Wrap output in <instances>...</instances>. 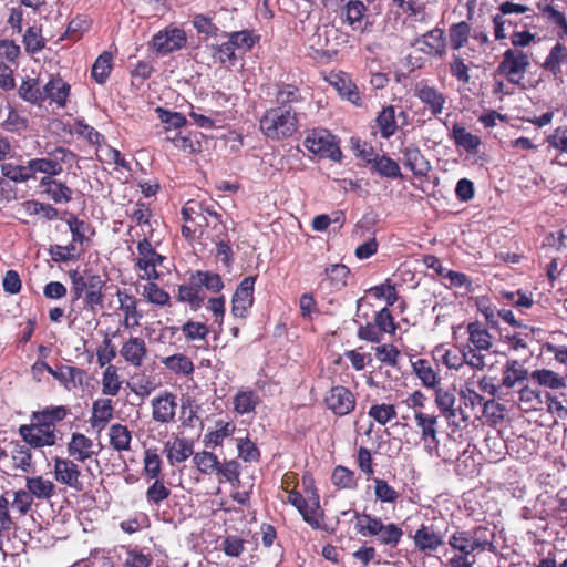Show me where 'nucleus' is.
Here are the masks:
<instances>
[{
    "mask_svg": "<svg viewBox=\"0 0 567 567\" xmlns=\"http://www.w3.org/2000/svg\"><path fill=\"white\" fill-rule=\"evenodd\" d=\"M68 275L71 281L72 296L69 317H72L73 322L78 319L75 307L78 301L82 300V311L94 318L97 311L104 307L105 280L91 269H84L83 272H80L79 269H71Z\"/></svg>",
    "mask_w": 567,
    "mask_h": 567,
    "instance_id": "f257e3e1",
    "label": "nucleus"
},
{
    "mask_svg": "<svg viewBox=\"0 0 567 567\" xmlns=\"http://www.w3.org/2000/svg\"><path fill=\"white\" fill-rule=\"evenodd\" d=\"M70 414V409L64 405L47 406L35 411L31 415V424H22L19 434L31 447L41 449L53 446L58 435L55 424L63 421Z\"/></svg>",
    "mask_w": 567,
    "mask_h": 567,
    "instance_id": "f03ea898",
    "label": "nucleus"
},
{
    "mask_svg": "<svg viewBox=\"0 0 567 567\" xmlns=\"http://www.w3.org/2000/svg\"><path fill=\"white\" fill-rule=\"evenodd\" d=\"M300 128V114L297 109L270 106L259 120L261 134L270 141L281 142L296 135Z\"/></svg>",
    "mask_w": 567,
    "mask_h": 567,
    "instance_id": "7ed1b4c3",
    "label": "nucleus"
},
{
    "mask_svg": "<svg viewBox=\"0 0 567 567\" xmlns=\"http://www.w3.org/2000/svg\"><path fill=\"white\" fill-rule=\"evenodd\" d=\"M224 281L219 274L208 270H196L190 274L187 284L178 286L176 299L188 303L192 309H199L205 301V289L218 293L224 289Z\"/></svg>",
    "mask_w": 567,
    "mask_h": 567,
    "instance_id": "20e7f679",
    "label": "nucleus"
},
{
    "mask_svg": "<svg viewBox=\"0 0 567 567\" xmlns=\"http://www.w3.org/2000/svg\"><path fill=\"white\" fill-rule=\"evenodd\" d=\"M447 545L453 553L475 556V553L492 551L495 548L494 533L483 525L471 529L456 528L449 535Z\"/></svg>",
    "mask_w": 567,
    "mask_h": 567,
    "instance_id": "39448f33",
    "label": "nucleus"
},
{
    "mask_svg": "<svg viewBox=\"0 0 567 567\" xmlns=\"http://www.w3.org/2000/svg\"><path fill=\"white\" fill-rule=\"evenodd\" d=\"M303 146L320 158H329L333 162L341 161L342 152L336 137L326 128H312L307 132Z\"/></svg>",
    "mask_w": 567,
    "mask_h": 567,
    "instance_id": "423d86ee",
    "label": "nucleus"
},
{
    "mask_svg": "<svg viewBox=\"0 0 567 567\" xmlns=\"http://www.w3.org/2000/svg\"><path fill=\"white\" fill-rule=\"evenodd\" d=\"M153 235V229L137 241L138 257L135 260V268L143 271L142 279L158 280L161 274L156 270L166 259L165 256L158 254L152 246L150 237Z\"/></svg>",
    "mask_w": 567,
    "mask_h": 567,
    "instance_id": "0eeeda50",
    "label": "nucleus"
},
{
    "mask_svg": "<svg viewBox=\"0 0 567 567\" xmlns=\"http://www.w3.org/2000/svg\"><path fill=\"white\" fill-rule=\"evenodd\" d=\"M528 55L518 49H507L498 63L496 73L512 84H519L529 68Z\"/></svg>",
    "mask_w": 567,
    "mask_h": 567,
    "instance_id": "6e6552de",
    "label": "nucleus"
},
{
    "mask_svg": "<svg viewBox=\"0 0 567 567\" xmlns=\"http://www.w3.org/2000/svg\"><path fill=\"white\" fill-rule=\"evenodd\" d=\"M434 393V402L440 410L442 416L452 425L461 426L456 419L466 425L471 419V414L462 405L455 406L456 395L455 389H443L436 386Z\"/></svg>",
    "mask_w": 567,
    "mask_h": 567,
    "instance_id": "1a4fd4ad",
    "label": "nucleus"
},
{
    "mask_svg": "<svg viewBox=\"0 0 567 567\" xmlns=\"http://www.w3.org/2000/svg\"><path fill=\"white\" fill-rule=\"evenodd\" d=\"M75 155L68 148L58 146L48 154V157H38L30 159V169L32 178L37 173L45 174L54 178L63 172V163L73 159Z\"/></svg>",
    "mask_w": 567,
    "mask_h": 567,
    "instance_id": "9d476101",
    "label": "nucleus"
},
{
    "mask_svg": "<svg viewBox=\"0 0 567 567\" xmlns=\"http://www.w3.org/2000/svg\"><path fill=\"white\" fill-rule=\"evenodd\" d=\"M446 527H440L435 522L421 524L413 535L414 548L425 555H431L445 544Z\"/></svg>",
    "mask_w": 567,
    "mask_h": 567,
    "instance_id": "9b49d317",
    "label": "nucleus"
},
{
    "mask_svg": "<svg viewBox=\"0 0 567 567\" xmlns=\"http://www.w3.org/2000/svg\"><path fill=\"white\" fill-rule=\"evenodd\" d=\"M415 425L420 432V439L423 442V449L429 456H440L439 454V417L425 412L414 413Z\"/></svg>",
    "mask_w": 567,
    "mask_h": 567,
    "instance_id": "f8f14e48",
    "label": "nucleus"
},
{
    "mask_svg": "<svg viewBox=\"0 0 567 567\" xmlns=\"http://www.w3.org/2000/svg\"><path fill=\"white\" fill-rule=\"evenodd\" d=\"M37 369H45L68 391L82 386L86 377L85 370L73 365L61 364L52 368L44 361H37L32 365V370Z\"/></svg>",
    "mask_w": 567,
    "mask_h": 567,
    "instance_id": "ddd939ff",
    "label": "nucleus"
},
{
    "mask_svg": "<svg viewBox=\"0 0 567 567\" xmlns=\"http://www.w3.org/2000/svg\"><path fill=\"white\" fill-rule=\"evenodd\" d=\"M540 68L557 83L563 84L567 76V47L558 40L549 50Z\"/></svg>",
    "mask_w": 567,
    "mask_h": 567,
    "instance_id": "4468645a",
    "label": "nucleus"
},
{
    "mask_svg": "<svg viewBox=\"0 0 567 567\" xmlns=\"http://www.w3.org/2000/svg\"><path fill=\"white\" fill-rule=\"evenodd\" d=\"M257 276L245 277L235 290L231 298V315L235 318L246 319L254 306L255 282Z\"/></svg>",
    "mask_w": 567,
    "mask_h": 567,
    "instance_id": "2eb2a0df",
    "label": "nucleus"
},
{
    "mask_svg": "<svg viewBox=\"0 0 567 567\" xmlns=\"http://www.w3.org/2000/svg\"><path fill=\"white\" fill-rule=\"evenodd\" d=\"M187 43L186 32L177 27H166L158 31L152 38V44L155 51L161 55H166L184 48Z\"/></svg>",
    "mask_w": 567,
    "mask_h": 567,
    "instance_id": "dca6fc26",
    "label": "nucleus"
},
{
    "mask_svg": "<svg viewBox=\"0 0 567 567\" xmlns=\"http://www.w3.org/2000/svg\"><path fill=\"white\" fill-rule=\"evenodd\" d=\"M324 403L337 416H346L352 413L357 405L355 394L347 386H332L324 398Z\"/></svg>",
    "mask_w": 567,
    "mask_h": 567,
    "instance_id": "f3484780",
    "label": "nucleus"
},
{
    "mask_svg": "<svg viewBox=\"0 0 567 567\" xmlns=\"http://www.w3.org/2000/svg\"><path fill=\"white\" fill-rule=\"evenodd\" d=\"M412 45L430 58L442 59L446 54L444 30L435 27L416 38Z\"/></svg>",
    "mask_w": 567,
    "mask_h": 567,
    "instance_id": "a211bd4d",
    "label": "nucleus"
},
{
    "mask_svg": "<svg viewBox=\"0 0 567 567\" xmlns=\"http://www.w3.org/2000/svg\"><path fill=\"white\" fill-rule=\"evenodd\" d=\"M300 81L297 83L295 80L291 82L279 80L274 84V105L280 109H296V106L305 101L301 93Z\"/></svg>",
    "mask_w": 567,
    "mask_h": 567,
    "instance_id": "6ab92c4d",
    "label": "nucleus"
},
{
    "mask_svg": "<svg viewBox=\"0 0 567 567\" xmlns=\"http://www.w3.org/2000/svg\"><path fill=\"white\" fill-rule=\"evenodd\" d=\"M123 361L135 369L141 368L148 358V348L144 338L130 336L120 348Z\"/></svg>",
    "mask_w": 567,
    "mask_h": 567,
    "instance_id": "aec40b11",
    "label": "nucleus"
},
{
    "mask_svg": "<svg viewBox=\"0 0 567 567\" xmlns=\"http://www.w3.org/2000/svg\"><path fill=\"white\" fill-rule=\"evenodd\" d=\"M350 277V269L343 264H331L324 268L318 289L332 293L344 289Z\"/></svg>",
    "mask_w": 567,
    "mask_h": 567,
    "instance_id": "412c9836",
    "label": "nucleus"
},
{
    "mask_svg": "<svg viewBox=\"0 0 567 567\" xmlns=\"http://www.w3.org/2000/svg\"><path fill=\"white\" fill-rule=\"evenodd\" d=\"M414 95L434 117L443 113L446 104V95L436 86L429 85L425 82H419L414 87Z\"/></svg>",
    "mask_w": 567,
    "mask_h": 567,
    "instance_id": "4be33fe9",
    "label": "nucleus"
},
{
    "mask_svg": "<svg viewBox=\"0 0 567 567\" xmlns=\"http://www.w3.org/2000/svg\"><path fill=\"white\" fill-rule=\"evenodd\" d=\"M152 417L155 422L168 424L175 421L177 398L169 391L161 392L151 402Z\"/></svg>",
    "mask_w": 567,
    "mask_h": 567,
    "instance_id": "5701e85b",
    "label": "nucleus"
},
{
    "mask_svg": "<svg viewBox=\"0 0 567 567\" xmlns=\"http://www.w3.org/2000/svg\"><path fill=\"white\" fill-rule=\"evenodd\" d=\"M54 478L56 482L70 486L74 489L81 491L82 483L80 482L81 470L73 458L54 457Z\"/></svg>",
    "mask_w": 567,
    "mask_h": 567,
    "instance_id": "b1692460",
    "label": "nucleus"
},
{
    "mask_svg": "<svg viewBox=\"0 0 567 567\" xmlns=\"http://www.w3.org/2000/svg\"><path fill=\"white\" fill-rule=\"evenodd\" d=\"M95 447L96 445L93 440L80 432L72 433L66 444L69 457H72L79 463H84L93 456H96L99 450H95Z\"/></svg>",
    "mask_w": 567,
    "mask_h": 567,
    "instance_id": "393cba45",
    "label": "nucleus"
},
{
    "mask_svg": "<svg viewBox=\"0 0 567 567\" xmlns=\"http://www.w3.org/2000/svg\"><path fill=\"white\" fill-rule=\"evenodd\" d=\"M118 309L123 312V326L125 328H135L140 326L143 318L142 310L138 309V299L127 289H118L116 292Z\"/></svg>",
    "mask_w": 567,
    "mask_h": 567,
    "instance_id": "a878e982",
    "label": "nucleus"
},
{
    "mask_svg": "<svg viewBox=\"0 0 567 567\" xmlns=\"http://www.w3.org/2000/svg\"><path fill=\"white\" fill-rule=\"evenodd\" d=\"M329 82L342 99L349 101L355 106L362 105V96L359 87L348 73L341 71L338 73H331Z\"/></svg>",
    "mask_w": 567,
    "mask_h": 567,
    "instance_id": "bb28decb",
    "label": "nucleus"
},
{
    "mask_svg": "<svg viewBox=\"0 0 567 567\" xmlns=\"http://www.w3.org/2000/svg\"><path fill=\"white\" fill-rule=\"evenodd\" d=\"M71 92V86L61 76H52L43 85V103L49 100L51 104L65 107Z\"/></svg>",
    "mask_w": 567,
    "mask_h": 567,
    "instance_id": "cd10ccee",
    "label": "nucleus"
},
{
    "mask_svg": "<svg viewBox=\"0 0 567 567\" xmlns=\"http://www.w3.org/2000/svg\"><path fill=\"white\" fill-rule=\"evenodd\" d=\"M545 21L551 27L554 34L560 41L567 40V18L566 14L557 10L551 3H537Z\"/></svg>",
    "mask_w": 567,
    "mask_h": 567,
    "instance_id": "c85d7f7f",
    "label": "nucleus"
},
{
    "mask_svg": "<svg viewBox=\"0 0 567 567\" xmlns=\"http://www.w3.org/2000/svg\"><path fill=\"white\" fill-rule=\"evenodd\" d=\"M528 379L530 373L527 368L519 360L511 359L503 367L501 386L511 390Z\"/></svg>",
    "mask_w": 567,
    "mask_h": 567,
    "instance_id": "c756f323",
    "label": "nucleus"
},
{
    "mask_svg": "<svg viewBox=\"0 0 567 567\" xmlns=\"http://www.w3.org/2000/svg\"><path fill=\"white\" fill-rule=\"evenodd\" d=\"M403 163L415 176L424 177L431 169L429 161L424 157L421 150L410 144L402 150Z\"/></svg>",
    "mask_w": 567,
    "mask_h": 567,
    "instance_id": "7c9ffc66",
    "label": "nucleus"
},
{
    "mask_svg": "<svg viewBox=\"0 0 567 567\" xmlns=\"http://www.w3.org/2000/svg\"><path fill=\"white\" fill-rule=\"evenodd\" d=\"M42 193L53 200L55 204L69 203L72 199V189L63 182L52 178L50 176H43L39 183Z\"/></svg>",
    "mask_w": 567,
    "mask_h": 567,
    "instance_id": "2f4dec72",
    "label": "nucleus"
},
{
    "mask_svg": "<svg viewBox=\"0 0 567 567\" xmlns=\"http://www.w3.org/2000/svg\"><path fill=\"white\" fill-rule=\"evenodd\" d=\"M166 458L171 465L185 462L190 455L194 456V444L187 439L176 437L173 442L164 445Z\"/></svg>",
    "mask_w": 567,
    "mask_h": 567,
    "instance_id": "473e14b6",
    "label": "nucleus"
},
{
    "mask_svg": "<svg viewBox=\"0 0 567 567\" xmlns=\"http://www.w3.org/2000/svg\"><path fill=\"white\" fill-rule=\"evenodd\" d=\"M18 96L31 105L41 106L43 104V85L39 78H23L18 87Z\"/></svg>",
    "mask_w": 567,
    "mask_h": 567,
    "instance_id": "72a5a7b5",
    "label": "nucleus"
},
{
    "mask_svg": "<svg viewBox=\"0 0 567 567\" xmlns=\"http://www.w3.org/2000/svg\"><path fill=\"white\" fill-rule=\"evenodd\" d=\"M368 8L361 0H349L340 10V19L352 28L358 30L367 14Z\"/></svg>",
    "mask_w": 567,
    "mask_h": 567,
    "instance_id": "f704fd0d",
    "label": "nucleus"
},
{
    "mask_svg": "<svg viewBox=\"0 0 567 567\" xmlns=\"http://www.w3.org/2000/svg\"><path fill=\"white\" fill-rule=\"evenodd\" d=\"M25 488L34 499L49 501L56 493L55 484L42 475L28 476L25 478Z\"/></svg>",
    "mask_w": 567,
    "mask_h": 567,
    "instance_id": "c9c22d12",
    "label": "nucleus"
},
{
    "mask_svg": "<svg viewBox=\"0 0 567 567\" xmlns=\"http://www.w3.org/2000/svg\"><path fill=\"white\" fill-rule=\"evenodd\" d=\"M412 370L424 388L435 389L441 381L439 373L427 359H417L412 362Z\"/></svg>",
    "mask_w": 567,
    "mask_h": 567,
    "instance_id": "e433bc0d",
    "label": "nucleus"
},
{
    "mask_svg": "<svg viewBox=\"0 0 567 567\" xmlns=\"http://www.w3.org/2000/svg\"><path fill=\"white\" fill-rule=\"evenodd\" d=\"M380 135L384 140L392 137L399 130L396 122V111L393 105L384 106L375 117Z\"/></svg>",
    "mask_w": 567,
    "mask_h": 567,
    "instance_id": "4c0bfd02",
    "label": "nucleus"
},
{
    "mask_svg": "<svg viewBox=\"0 0 567 567\" xmlns=\"http://www.w3.org/2000/svg\"><path fill=\"white\" fill-rule=\"evenodd\" d=\"M111 447L121 453L131 451L132 432L121 423L112 424L109 429Z\"/></svg>",
    "mask_w": 567,
    "mask_h": 567,
    "instance_id": "58836bf2",
    "label": "nucleus"
},
{
    "mask_svg": "<svg viewBox=\"0 0 567 567\" xmlns=\"http://www.w3.org/2000/svg\"><path fill=\"white\" fill-rule=\"evenodd\" d=\"M114 409L110 399H97L92 404V415L90 419L93 427H104L112 419Z\"/></svg>",
    "mask_w": 567,
    "mask_h": 567,
    "instance_id": "ea45409f",
    "label": "nucleus"
},
{
    "mask_svg": "<svg viewBox=\"0 0 567 567\" xmlns=\"http://www.w3.org/2000/svg\"><path fill=\"white\" fill-rule=\"evenodd\" d=\"M468 341L473 348L478 350L488 351L492 346V336L481 322L474 321L467 324Z\"/></svg>",
    "mask_w": 567,
    "mask_h": 567,
    "instance_id": "a19ab883",
    "label": "nucleus"
},
{
    "mask_svg": "<svg viewBox=\"0 0 567 567\" xmlns=\"http://www.w3.org/2000/svg\"><path fill=\"white\" fill-rule=\"evenodd\" d=\"M162 364L175 374L188 377L194 372L193 361L184 353H175L161 359Z\"/></svg>",
    "mask_w": 567,
    "mask_h": 567,
    "instance_id": "79ce46f5",
    "label": "nucleus"
},
{
    "mask_svg": "<svg viewBox=\"0 0 567 567\" xmlns=\"http://www.w3.org/2000/svg\"><path fill=\"white\" fill-rule=\"evenodd\" d=\"M530 380L537 385L550 389L560 390L566 386V382L563 377L557 372L549 369H537L530 373Z\"/></svg>",
    "mask_w": 567,
    "mask_h": 567,
    "instance_id": "37998d69",
    "label": "nucleus"
},
{
    "mask_svg": "<svg viewBox=\"0 0 567 567\" xmlns=\"http://www.w3.org/2000/svg\"><path fill=\"white\" fill-rule=\"evenodd\" d=\"M471 31L472 27L466 21L452 23L449 27L450 48L453 51H460L462 48H464L471 38Z\"/></svg>",
    "mask_w": 567,
    "mask_h": 567,
    "instance_id": "c03bdc74",
    "label": "nucleus"
},
{
    "mask_svg": "<svg viewBox=\"0 0 567 567\" xmlns=\"http://www.w3.org/2000/svg\"><path fill=\"white\" fill-rule=\"evenodd\" d=\"M152 484L145 492V498L150 506L159 507L171 496V488L166 485L164 477L151 480Z\"/></svg>",
    "mask_w": 567,
    "mask_h": 567,
    "instance_id": "a18cd8bd",
    "label": "nucleus"
},
{
    "mask_svg": "<svg viewBox=\"0 0 567 567\" xmlns=\"http://www.w3.org/2000/svg\"><path fill=\"white\" fill-rule=\"evenodd\" d=\"M452 138L457 147H462L468 153L477 152L481 145V138L467 132L466 128L458 123H455L452 127Z\"/></svg>",
    "mask_w": 567,
    "mask_h": 567,
    "instance_id": "49530a36",
    "label": "nucleus"
},
{
    "mask_svg": "<svg viewBox=\"0 0 567 567\" xmlns=\"http://www.w3.org/2000/svg\"><path fill=\"white\" fill-rule=\"evenodd\" d=\"M113 69V55L109 51H103L92 65L91 76L99 83L104 84Z\"/></svg>",
    "mask_w": 567,
    "mask_h": 567,
    "instance_id": "de8ad7c7",
    "label": "nucleus"
},
{
    "mask_svg": "<svg viewBox=\"0 0 567 567\" xmlns=\"http://www.w3.org/2000/svg\"><path fill=\"white\" fill-rule=\"evenodd\" d=\"M153 560L152 554L146 548L128 546L125 549V567H151Z\"/></svg>",
    "mask_w": 567,
    "mask_h": 567,
    "instance_id": "09e8293b",
    "label": "nucleus"
},
{
    "mask_svg": "<svg viewBox=\"0 0 567 567\" xmlns=\"http://www.w3.org/2000/svg\"><path fill=\"white\" fill-rule=\"evenodd\" d=\"M122 388L118 369L114 364H109L102 373V393L104 395L116 396Z\"/></svg>",
    "mask_w": 567,
    "mask_h": 567,
    "instance_id": "8fccbe9b",
    "label": "nucleus"
},
{
    "mask_svg": "<svg viewBox=\"0 0 567 567\" xmlns=\"http://www.w3.org/2000/svg\"><path fill=\"white\" fill-rule=\"evenodd\" d=\"M143 474L147 482L161 478L163 461L156 449H147L144 451Z\"/></svg>",
    "mask_w": 567,
    "mask_h": 567,
    "instance_id": "3c124183",
    "label": "nucleus"
},
{
    "mask_svg": "<svg viewBox=\"0 0 567 567\" xmlns=\"http://www.w3.org/2000/svg\"><path fill=\"white\" fill-rule=\"evenodd\" d=\"M259 402V396L252 390L238 391L233 400L235 412L241 415L254 412Z\"/></svg>",
    "mask_w": 567,
    "mask_h": 567,
    "instance_id": "603ef678",
    "label": "nucleus"
},
{
    "mask_svg": "<svg viewBox=\"0 0 567 567\" xmlns=\"http://www.w3.org/2000/svg\"><path fill=\"white\" fill-rule=\"evenodd\" d=\"M13 467L24 473L34 472L32 453L30 447L22 444H16L11 451Z\"/></svg>",
    "mask_w": 567,
    "mask_h": 567,
    "instance_id": "864d4df0",
    "label": "nucleus"
},
{
    "mask_svg": "<svg viewBox=\"0 0 567 567\" xmlns=\"http://www.w3.org/2000/svg\"><path fill=\"white\" fill-rule=\"evenodd\" d=\"M331 481L339 489H355L358 487V480L352 470L338 465L333 468Z\"/></svg>",
    "mask_w": 567,
    "mask_h": 567,
    "instance_id": "5fc2aeb1",
    "label": "nucleus"
},
{
    "mask_svg": "<svg viewBox=\"0 0 567 567\" xmlns=\"http://www.w3.org/2000/svg\"><path fill=\"white\" fill-rule=\"evenodd\" d=\"M236 426L231 422H224V421H217L216 422V430L209 431L205 434L204 437V444L205 446H218L223 444V441L233 435L235 432Z\"/></svg>",
    "mask_w": 567,
    "mask_h": 567,
    "instance_id": "6e6d98bb",
    "label": "nucleus"
},
{
    "mask_svg": "<svg viewBox=\"0 0 567 567\" xmlns=\"http://www.w3.org/2000/svg\"><path fill=\"white\" fill-rule=\"evenodd\" d=\"M76 243H70L65 246L51 245L48 252L52 261L54 262H69L79 259L81 252L78 250Z\"/></svg>",
    "mask_w": 567,
    "mask_h": 567,
    "instance_id": "4d7b16f0",
    "label": "nucleus"
},
{
    "mask_svg": "<svg viewBox=\"0 0 567 567\" xmlns=\"http://www.w3.org/2000/svg\"><path fill=\"white\" fill-rule=\"evenodd\" d=\"M259 39L260 37L255 34L252 30H241L231 32L228 40L235 47L236 51L245 53L251 50Z\"/></svg>",
    "mask_w": 567,
    "mask_h": 567,
    "instance_id": "13d9d810",
    "label": "nucleus"
},
{
    "mask_svg": "<svg viewBox=\"0 0 567 567\" xmlns=\"http://www.w3.org/2000/svg\"><path fill=\"white\" fill-rule=\"evenodd\" d=\"M460 400H461L460 405H462L463 409H466V411H468L471 416L473 415V412L477 406L483 405V410L485 412L489 405L494 404L493 400H488V401L484 402V399L481 394H478L476 391L468 389V388L461 391Z\"/></svg>",
    "mask_w": 567,
    "mask_h": 567,
    "instance_id": "bf43d9fd",
    "label": "nucleus"
},
{
    "mask_svg": "<svg viewBox=\"0 0 567 567\" xmlns=\"http://www.w3.org/2000/svg\"><path fill=\"white\" fill-rule=\"evenodd\" d=\"M193 463L202 474L209 475L217 472L219 460L215 453L202 451L194 453Z\"/></svg>",
    "mask_w": 567,
    "mask_h": 567,
    "instance_id": "052dcab7",
    "label": "nucleus"
},
{
    "mask_svg": "<svg viewBox=\"0 0 567 567\" xmlns=\"http://www.w3.org/2000/svg\"><path fill=\"white\" fill-rule=\"evenodd\" d=\"M368 415L378 424L385 425L390 421L396 419L398 412L395 405L393 404L374 403L369 408Z\"/></svg>",
    "mask_w": 567,
    "mask_h": 567,
    "instance_id": "680f3d73",
    "label": "nucleus"
},
{
    "mask_svg": "<svg viewBox=\"0 0 567 567\" xmlns=\"http://www.w3.org/2000/svg\"><path fill=\"white\" fill-rule=\"evenodd\" d=\"M181 330L188 342L199 340L207 344V337L210 330L206 323L188 320L182 326Z\"/></svg>",
    "mask_w": 567,
    "mask_h": 567,
    "instance_id": "e2e57ef3",
    "label": "nucleus"
},
{
    "mask_svg": "<svg viewBox=\"0 0 567 567\" xmlns=\"http://www.w3.org/2000/svg\"><path fill=\"white\" fill-rule=\"evenodd\" d=\"M155 280H150L143 287V296L144 298L153 305L165 307L171 306V296L167 291L161 288Z\"/></svg>",
    "mask_w": 567,
    "mask_h": 567,
    "instance_id": "0e129e2a",
    "label": "nucleus"
},
{
    "mask_svg": "<svg viewBox=\"0 0 567 567\" xmlns=\"http://www.w3.org/2000/svg\"><path fill=\"white\" fill-rule=\"evenodd\" d=\"M23 45L28 53L35 54L45 47V39L42 35L41 28L32 25L29 27L23 34Z\"/></svg>",
    "mask_w": 567,
    "mask_h": 567,
    "instance_id": "69168bd1",
    "label": "nucleus"
},
{
    "mask_svg": "<svg viewBox=\"0 0 567 567\" xmlns=\"http://www.w3.org/2000/svg\"><path fill=\"white\" fill-rule=\"evenodd\" d=\"M64 215L68 216L65 218V221L72 234L73 243L82 245L84 241L87 240L86 231L90 229V224L83 219H79L72 213L64 212Z\"/></svg>",
    "mask_w": 567,
    "mask_h": 567,
    "instance_id": "338daca9",
    "label": "nucleus"
},
{
    "mask_svg": "<svg viewBox=\"0 0 567 567\" xmlns=\"http://www.w3.org/2000/svg\"><path fill=\"white\" fill-rule=\"evenodd\" d=\"M377 536L380 544L395 548L401 542L403 530L394 523L383 524Z\"/></svg>",
    "mask_w": 567,
    "mask_h": 567,
    "instance_id": "774afa93",
    "label": "nucleus"
}]
</instances>
